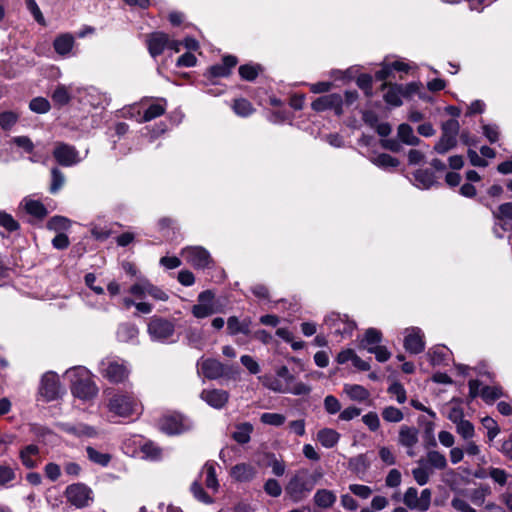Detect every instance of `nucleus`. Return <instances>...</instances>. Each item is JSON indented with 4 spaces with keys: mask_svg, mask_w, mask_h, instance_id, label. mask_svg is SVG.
<instances>
[{
    "mask_svg": "<svg viewBox=\"0 0 512 512\" xmlns=\"http://www.w3.org/2000/svg\"><path fill=\"white\" fill-rule=\"evenodd\" d=\"M322 476L321 470H316L313 473H310L307 469L297 470L285 486L286 496L293 503L305 500Z\"/></svg>",
    "mask_w": 512,
    "mask_h": 512,
    "instance_id": "1",
    "label": "nucleus"
},
{
    "mask_svg": "<svg viewBox=\"0 0 512 512\" xmlns=\"http://www.w3.org/2000/svg\"><path fill=\"white\" fill-rule=\"evenodd\" d=\"M66 375L70 379L71 392L75 397L87 401L98 394V387L86 368H71L67 370Z\"/></svg>",
    "mask_w": 512,
    "mask_h": 512,
    "instance_id": "2",
    "label": "nucleus"
},
{
    "mask_svg": "<svg viewBox=\"0 0 512 512\" xmlns=\"http://www.w3.org/2000/svg\"><path fill=\"white\" fill-rule=\"evenodd\" d=\"M109 412L119 417H130L139 414L141 406L133 394L118 391L114 393L107 404Z\"/></svg>",
    "mask_w": 512,
    "mask_h": 512,
    "instance_id": "3",
    "label": "nucleus"
},
{
    "mask_svg": "<svg viewBox=\"0 0 512 512\" xmlns=\"http://www.w3.org/2000/svg\"><path fill=\"white\" fill-rule=\"evenodd\" d=\"M100 374L113 384L125 383L130 375L127 363L121 359L108 357L100 362Z\"/></svg>",
    "mask_w": 512,
    "mask_h": 512,
    "instance_id": "4",
    "label": "nucleus"
},
{
    "mask_svg": "<svg viewBox=\"0 0 512 512\" xmlns=\"http://www.w3.org/2000/svg\"><path fill=\"white\" fill-rule=\"evenodd\" d=\"M442 133L438 142L434 146V151L438 154H446L457 145V136L460 125L455 119H449L442 124Z\"/></svg>",
    "mask_w": 512,
    "mask_h": 512,
    "instance_id": "5",
    "label": "nucleus"
},
{
    "mask_svg": "<svg viewBox=\"0 0 512 512\" xmlns=\"http://www.w3.org/2000/svg\"><path fill=\"white\" fill-rule=\"evenodd\" d=\"M201 371L203 375L210 380H216L222 377L234 378L238 371L232 366H227L220 361L212 358L201 362Z\"/></svg>",
    "mask_w": 512,
    "mask_h": 512,
    "instance_id": "6",
    "label": "nucleus"
},
{
    "mask_svg": "<svg viewBox=\"0 0 512 512\" xmlns=\"http://www.w3.org/2000/svg\"><path fill=\"white\" fill-rule=\"evenodd\" d=\"M92 490L83 483L68 485L65 489L67 501L76 508H84L92 500Z\"/></svg>",
    "mask_w": 512,
    "mask_h": 512,
    "instance_id": "7",
    "label": "nucleus"
},
{
    "mask_svg": "<svg viewBox=\"0 0 512 512\" xmlns=\"http://www.w3.org/2000/svg\"><path fill=\"white\" fill-rule=\"evenodd\" d=\"M181 256L187 263L197 269L207 268L212 263L210 253L201 246H189L183 248Z\"/></svg>",
    "mask_w": 512,
    "mask_h": 512,
    "instance_id": "8",
    "label": "nucleus"
},
{
    "mask_svg": "<svg viewBox=\"0 0 512 512\" xmlns=\"http://www.w3.org/2000/svg\"><path fill=\"white\" fill-rule=\"evenodd\" d=\"M53 157L59 165L64 167H71L80 162L79 151L73 145L64 142L55 143Z\"/></svg>",
    "mask_w": 512,
    "mask_h": 512,
    "instance_id": "9",
    "label": "nucleus"
},
{
    "mask_svg": "<svg viewBox=\"0 0 512 512\" xmlns=\"http://www.w3.org/2000/svg\"><path fill=\"white\" fill-rule=\"evenodd\" d=\"M325 324L329 329L334 331V334L342 337L351 336L352 332L356 329V323L349 320L347 315L339 313H331L325 318Z\"/></svg>",
    "mask_w": 512,
    "mask_h": 512,
    "instance_id": "10",
    "label": "nucleus"
},
{
    "mask_svg": "<svg viewBox=\"0 0 512 512\" xmlns=\"http://www.w3.org/2000/svg\"><path fill=\"white\" fill-rule=\"evenodd\" d=\"M158 428L168 435H176L188 430L189 424L180 414H168L159 419Z\"/></svg>",
    "mask_w": 512,
    "mask_h": 512,
    "instance_id": "11",
    "label": "nucleus"
},
{
    "mask_svg": "<svg viewBox=\"0 0 512 512\" xmlns=\"http://www.w3.org/2000/svg\"><path fill=\"white\" fill-rule=\"evenodd\" d=\"M61 386L58 375L54 372H47L42 376L39 394L45 401H53L60 396Z\"/></svg>",
    "mask_w": 512,
    "mask_h": 512,
    "instance_id": "12",
    "label": "nucleus"
},
{
    "mask_svg": "<svg viewBox=\"0 0 512 512\" xmlns=\"http://www.w3.org/2000/svg\"><path fill=\"white\" fill-rule=\"evenodd\" d=\"M174 324L164 318L153 317L148 323V333L152 339L164 341L171 337L174 333Z\"/></svg>",
    "mask_w": 512,
    "mask_h": 512,
    "instance_id": "13",
    "label": "nucleus"
},
{
    "mask_svg": "<svg viewBox=\"0 0 512 512\" xmlns=\"http://www.w3.org/2000/svg\"><path fill=\"white\" fill-rule=\"evenodd\" d=\"M342 105V96L338 93H331L315 99L312 102L311 107L314 111L317 112L333 110L337 116H341L343 114Z\"/></svg>",
    "mask_w": 512,
    "mask_h": 512,
    "instance_id": "14",
    "label": "nucleus"
},
{
    "mask_svg": "<svg viewBox=\"0 0 512 512\" xmlns=\"http://www.w3.org/2000/svg\"><path fill=\"white\" fill-rule=\"evenodd\" d=\"M398 444L406 449L409 457L415 456L414 448L419 442V430L414 426L402 425L398 432Z\"/></svg>",
    "mask_w": 512,
    "mask_h": 512,
    "instance_id": "15",
    "label": "nucleus"
},
{
    "mask_svg": "<svg viewBox=\"0 0 512 512\" xmlns=\"http://www.w3.org/2000/svg\"><path fill=\"white\" fill-rule=\"evenodd\" d=\"M200 397L211 407L221 409L227 403L229 394L227 391L221 389H204L201 392Z\"/></svg>",
    "mask_w": 512,
    "mask_h": 512,
    "instance_id": "16",
    "label": "nucleus"
},
{
    "mask_svg": "<svg viewBox=\"0 0 512 512\" xmlns=\"http://www.w3.org/2000/svg\"><path fill=\"white\" fill-rule=\"evenodd\" d=\"M404 347L406 351L411 354H419L424 350L425 343L419 328H412L408 330V334L404 339Z\"/></svg>",
    "mask_w": 512,
    "mask_h": 512,
    "instance_id": "17",
    "label": "nucleus"
},
{
    "mask_svg": "<svg viewBox=\"0 0 512 512\" xmlns=\"http://www.w3.org/2000/svg\"><path fill=\"white\" fill-rule=\"evenodd\" d=\"M60 427L62 431L75 437L94 438L98 434L95 427L85 423H62Z\"/></svg>",
    "mask_w": 512,
    "mask_h": 512,
    "instance_id": "18",
    "label": "nucleus"
},
{
    "mask_svg": "<svg viewBox=\"0 0 512 512\" xmlns=\"http://www.w3.org/2000/svg\"><path fill=\"white\" fill-rule=\"evenodd\" d=\"M40 448L35 444L23 447L19 452L21 463L27 469L36 468L39 465Z\"/></svg>",
    "mask_w": 512,
    "mask_h": 512,
    "instance_id": "19",
    "label": "nucleus"
},
{
    "mask_svg": "<svg viewBox=\"0 0 512 512\" xmlns=\"http://www.w3.org/2000/svg\"><path fill=\"white\" fill-rule=\"evenodd\" d=\"M148 50L152 57H157L163 53L168 44V35L163 32H154L148 36Z\"/></svg>",
    "mask_w": 512,
    "mask_h": 512,
    "instance_id": "20",
    "label": "nucleus"
},
{
    "mask_svg": "<svg viewBox=\"0 0 512 512\" xmlns=\"http://www.w3.org/2000/svg\"><path fill=\"white\" fill-rule=\"evenodd\" d=\"M418 464H424L433 472L436 470H444L447 467V459L444 454L436 450H428L425 458L418 460Z\"/></svg>",
    "mask_w": 512,
    "mask_h": 512,
    "instance_id": "21",
    "label": "nucleus"
},
{
    "mask_svg": "<svg viewBox=\"0 0 512 512\" xmlns=\"http://www.w3.org/2000/svg\"><path fill=\"white\" fill-rule=\"evenodd\" d=\"M251 319L245 318L240 321L236 316H230L227 320V331L230 335L234 336L239 333L244 334L246 336L251 335Z\"/></svg>",
    "mask_w": 512,
    "mask_h": 512,
    "instance_id": "22",
    "label": "nucleus"
},
{
    "mask_svg": "<svg viewBox=\"0 0 512 512\" xmlns=\"http://www.w3.org/2000/svg\"><path fill=\"white\" fill-rule=\"evenodd\" d=\"M237 64L235 56H225L222 63L213 65L209 68L212 77H226L230 74L231 69Z\"/></svg>",
    "mask_w": 512,
    "mask_h": 512,
    "instance_id": "23",
    "label": "nucleus"
},
{
    "mask_svg": "<svg viewBox=\"0 0 512 512\" xmlns=\"http://www.w3.org/2000/svg\"><path fill=\"white\" fill-rule=\"evenodd\" d=\"M413 176L416 186L422 189H429L437 183L434 172L429 169H418Z\"/></svg>",
    "mask_w": 512,
    "mask_h": 512,
    "instance_id": "24",
    "label": "nucleus"
},
{
    "mask_svg": "<svg viewBox=\"0 0 512 512\" xmlns=\"http://www.w3.org/2000/svg\"><path fill=\"white\" fill-rule=\"evenodd\" d=\"M397 137L401 143L410 146H417L421 142L420 138L414 134L413 128L406 123L398 126Z\"/></svg>",
    "mask_w": 512,
    "mask_h": 512,
    "instance_id": "25",
    "label": "nucleus"
},
{
    "mask_svg": "<svg viewBox=\"0 0 512 512\" xmlns=\"http://www.w3.org/2000/svg\"><path fill=\"white\" fill-rule=\"evenodd\" d=\"M382 341V333L381 331L375 328H368L364 334V337L361 339L359 343V348L367 350L369 352V348H374L379 346Z\"/></svg>",
    "mask_w": 512,
    "mask_h": 512,
    "instance_id": "26",
    "label": "nucleus"
},
{
    "mask_svg": "<svg viewBox=\"0 0 512 512\" xmlns=\"http://www.w3.org/2000/svg\"><path fill=\"white\" fill-rule=\"evenodd\" d=\"M255 473V469L246 463L237 464L231 469V476L239 482L252 480Z\"/></svg>",
    "mask_w": 512,
    "mask_h": 512,
    "instance_id": "27",
    "label": "nucleus"
},
{
    "mask_svg": "<svg viewBox=\"0 0 512 512\" xmlns=\"http://www.w3.org/2000/svg\"><path fill=\"white\" fill-rule=\"evenodd\" d=\"M340 439V434L331 428H323L317 433V440L325 448L334 447Z\"/></svg>",
    "mask_w": 512,
    "mask_h": 512,
    "instance_id": "28",
    "label": "nucleus"
},
{
    "mask_svg": "<svg viewBox=\"0 0 512 512\" xmlns=\"http://www.w3.org/2000/svg\"><path fill=\"white\" fill-rule=\"evenodd\" d=\"M74 45V38L71 34H62L55 38L53 47L55 51L62 56L70 53Z\"/></svg>",
    "mask_w": 512,
    "mask_h": 512,
    "instance_id": "29",
    "label": "nucleus"
},
{
    "mask_svg": "<svg viewBox=\"0 0 512 512\" xmlns=\"http://www.w3.org/2000/svg\"><path fill=\"white\" fill-rule=\"evenodd\" d=\"M387 87H388V90L384 94V100L386 101V103H388L392 106H395V107L401 106L402 105L401 97H403L401 90H400L401 85H398V84L388 85L387 83H384L382 85V89H385Z\"/></svg>",
    "mask_w": 512,
    "mask_h": 512,
    "instance_id": "30",
    "label": "nucleus"
},
{
    "mask_svg": "<svg viewBox=\"0 0 512 512\" xmlns=\"http://www.w3.org/2000/svg\"><path fill=\"white\" fill-rule=\"evenodd\" d=\"M161 102H163V104L161 103H153L151 104L144 112L143 116L141 117V119L138 120V122L140 123H143V122H149L157 117H160L162 116L164 113H165V110H166V100L165 99H161L160 100Z\"/></svg>",
    "mask_w": 512,
    "mask_h": 512,
    "instance_id": "31",
    "label": "nucleus"
},
{
    "mask_svg": "<svg viewBox=\"0 0 512 512\" xmlns=\"http://www.w3.org/2000/svg\"><path fill=\"white\" fill-rule=\"evenodd\" d=\"M344 391L349 396L351 400L354 401H365L369 398V391L358 384H345Z\"/></svg>",
    "mask_w": 512,
    "mask_h": 512,
    "instance_id": "32",
    "label": "nucleus"
},
{
    "mask_svg": "<svg viewBox=\"0 0 512 512\" xmlns=\"http://www.w3.org/2000/svg\"><path fill=\"white\" fill-rule=\"evenodd\" d=\"M16 478V468H13L9 465L0 464V488L13 487Z\"/></svg>",
    "mask_w": 512,
    "mask_h": 512,
    "instance_id": "33",
    "label": "nucleus"
},
{
    "mask_svg": "<svg viewBox=\"0 0 512 512\" xmlns=\"http://www.w3.org/2000/svg\"><path fill=\"white\" fill-rule=\"evenodd\" d=\"M252 432L253 425L244 422L237 425L235 432L232 434V438L239 444H246L250 441Z\"/></svg>",
    "mask_w": 512,
    "mask_h": 512,
    "instance_id": "34",
    "label": "nucleus"
},
{
    "mask_svg": "<svg viewBox=\"0 0 512 512\" xmlns=\"http://www.w3.org/2000/svg\"><path fill=\"white\" fill-rule=\"evenodd\" d=\"M336 501V495L327 489H320L314 495V502L318 507L329 508Z\"/></svg>",
    "mask_w": 512,
    "mask_h": 512,
    "instance_id": "35",
    "label": "nucleus"
},
{
    "mask_svg": "<svg viewBox=\"0 0 512 512\" xmlns=\"http://www.w3.org/2000/svg\"><path fill=\"white\" fill-rule=\"evenodd\" d=\"M138 328L131 323L120 324L117 329V338L120 342H129L138 335Z\"/></svg>",
    "mask_w": 512,
    "mask_h": 512,
    "instance_id": "36",
    "label": "nucleus"
},
{
    "mask_svg": "<svg viewBox=\"0 0 512 512\" xmlns=\"http://www.w3.org/2000/svg\"><path fill=\"white\" fill-rule=\"evenodd\" d=\"M370 160L374 165L382 169L396 168L400 164L397 158L392 157L386 153H381L375 157H372Z\"/></svg>",
    "mask_w": 512,
    "mask_h": 512,
    "instance_id": "37",
    "label": "nucleus"
},
{
    "mask_svg": "<svg viewBox=\"0 0 512 512\" xmlns=\"http://www.w3.org/2000/svg\"><path fill=\"white\" fill-rule=\"evenodd\" d=\"M86 452L87 457L91 462L98 464L102 467L108 466L112 458L110 454L99 452L91 446L86 447Z\"/></svg>",
    "mask_w": 512,
    "mask_h": 512,
    "instance_id": "38",
    "label": "nucleus"
},
{
    "mask_svg": "<svg viewBox=\"0 0 512 512\" xmlns=\"http://www.w3.org/2000/svg\"><path fill=\"white\" fill-rule=\"evenodd\" d=\"M261 71L262 67L259 64H244L239 67L240 77L250 82L254 81Z\"/></svg>",
    "mask_w": 512,
    "mask_h": 512,
    "instance_id": "39",
    "label": "nucleus"
},
{
    "mask_svg": "<svg viewBox=\"0 0 512 512\" xmlns=\"http://www.w3.org/2000/svg\"><path fill=\"white\" fill-rule=\"evenodd\" d=\"M55 105L64 106L71 100V93L65 85H58L51 96Z\"/></svg>",
    "mask_w": 512,
    "mask_h": 512,
    "instance_id": "40",
    "label": "nucleus"
},
{
    "mask_svg": "<svg viewBox=\"0 0 512 512\" xmlns=\"http://www.w3.org/2000/svg\"><path fill=\"white\" fill-rule=\"evenodd\" d=\"M262 384L268 388L269 390H272L274 392L278 393H287L288 386L284 385L281 380H279L277 377H274L272 375H264L261 378Z\"/></svg>",
    "mask_w": 512,
    "mask_h": 512,
    "instance_id": "41",
    "label": "nucleus"
},
{
    "mask_svg": "<svg viewBox=\"0 0 512 512\" xmlns=\"http://www.w3.org/2000/svg\"><path fill=\"white\" fill-rule=\"evenodd\" d=\"M232 108L241 117H247L254 112L251 102L245 98L235 99Z\"/></svg>",
    "mask_w": 512,
    "mask_h": 512,
    "instance_id": "42",
    "label": "nucleus"
},
{
    "mask_svg": "<svg viewBox=\"0 0 512 512\" xmlns=\"http://www.w3.org/2000/svg\"><path fill=\"white\" fill-rule=\"evenodd\" d=\"M25 210L28 214L35 216L39 219H42L47 215V209L40 201L37 200L26 201Z\"/></svg>",
    "mask_w": 512,
    "mask_h": 512,
    "instance_id": "43",
    "label": "nucleus"
},
{
    "mask_svg": "<svg viewBox=\"0 0 512 512\" xmlns=\"http://www.w3.org/2000/svg\"><path fill=\"white\" fill-rule=\"evenodd\" d=\"M70 226L71 221L64 216H53L47 222V228L56 232L68 230Z\"/></svg>",
    "mask_w": 512,
    "mask_h": 512,
    "instance_id": "44",
    "label": "nucleus"
},
{
    "mask_svg": "<svg viewBox=\"0 0 512 512\" xmlns=\"http://www.w3.org/2000/svg\"><path fill=\"white\" fill-rule=\"evenodd\" d=\"M64 183L65 175L63 172L59 168L53 167L51 169V184L49 188L50 193H57L63 187Z\"/></svg>",
    "mask_w": 512,
    "mask_h": 512,
    "instance_id": "45",
    "label": "nucleus"
},
{
    "mask_svg": "<svg viewBox=\"0 0 512 512\" xmlns=\"http://www.w3.org/2000/svg\"><path fill=\"white\" fill-rule=\"evenodd\" d=\"M431 474H432V471L429 470V467H427V465L425 466L424 464H419L418 467H416L412 470V475L414 477V480L420 486H423L429 482Z\"/></svg>",
    "mask_w": 512,
    "mask_h": 512,
    "instance_id": "46",
    "label": "nucleus"
},
{
    "mask_svg": "<svg viewBox=\"0 0 512 512\" xmlns=\"http://www.w3.org/2000/svg\"><path fill=\"white\" fill-rule=\"evenodd\" d=\"M204 472L206 473L205 485L207 488H210L216 491L219 487V483L216 477V470L213 463L207 462L204 465Z\"/></svg>",
    "mask_w": 512,
    "mask_h": 512,
    "instance_id": "47",
    "label": "nucleus"
},
{
    "mask_svg": "<svg viewBox=\"0 0 512 512\" xmlns=\"http://www.w3.org/2000/svg\"><path fill=\"white\" fill-rule=\"evenodd\" d=\"M382 417L386 422L398 423L403 420L404 414L394 406H387L382 411Z\"/></svg>",
    "mask_w": 512,
    "mask_h": 512,
    "instance_id": "48",
    "label": "nucleus"
},
{
    "mask_svg": "<svg viewBox=\"0 0 512 512\" xmlns=\"http://www.w3.org/2000/svg\"><path fill=\"white\" fill-rule=\"evenodd\" d=\"M369 467V462L364 454H360L349 460V468L356 473H364Z\"/></svg>",
    "mask_w": 512,
    "mask_h": 512,
    "instance_id": "49",
    "label": "nucleus"
},
{
    "mask_svg": "<svg viewBox=\"0 0 512 512\" xmlns=\"http://www.w3.org/2000/svg\"><path fill=\"white\" fill-rule=\"evenodd\" d=\"M419 497L418 490L415 487H409L403 496V503L409 509H418L419 510Z\"/></svg>",
    "mask_w": 512,
    "mask_h": 512,
    "instance_id": "50",
    "label": "nucleus"
},
{
    "mask_svg": "<svg viewBox=\"0 0 512 512\" xmlns=\"http://www.w3.org/2000/svg\"><path fill=\"white\" fill-rule=\"evenodd\" d=\"M481 397L486 402H493L497 399H499L502 395V388L499 386H485L482 388Z\"/></svg>",
    "mask_w": 512,
    "mask_h": 512,
    "instance_id": "51",
    "label": "nucleus"
},
{
    "mask_svg": "<svg viewBox=\"0 0 512 512\" xmlns=\"http://www.w3.org/2000/svg\"><path fill=\"white\" fill-rule=\"evenodd\" d=\"M263 424L279 427L285 423V416L280 413H263L260 417Z\"/></svg>",
    "mask_w": 512,
    "mask_h": 512,
    "instance_id": "52",
    "label": "nucleus"
},
{
    "mask_svg": "<svg viewBox=\"0 0 512 512\" xmlns=\"http://www.w3.org/2000/svg\"><path fill=\"white\" fill-rule=\"evenodd\" d=\"M29 108L35 113L44 114L50 110L51 105L46 98L36 97L30 101Z\"/></svg>",
    "mask_w": 512,
    "mask_h": 512,
    "instance_id": "53",
    "label": "nucleus"
},
{
    "mask_svg": "<svg viewBox=\"0 0 512 512\" xmlns=\"http://www.w3.org/2000/svg\"><path fill=\"white\" fill-rule=\"evenodd\" d=\"M214 313L213 304L198 303L192 307V314L199 319L206 318Z\"/></svg>",
    "mask_w": 512,
    "mask_h": 512,
    "instance_id": "54",
    "label": "nucleus"
},
{
    "mask_svg": "<svg viewBox=\"0 0 512 512\" xmlns=\"http://www.w3.org/2000/svg\"><path fill=\"white\" fill-rule=\"evenodd\" d=\"M18 121V115L12 111L0 113V126L4 130H10Z\"/></svg>",
    "mask_w": 512,
    "mask_h": 512,
    "instance_id": "55",
    "label": "nucleus"
},
{
    "mask_svg": "<svg viewBox=\"0 0 512 512\" xmlns=\"http://www.w3.org/2000/svg\"><path fill=\"white\" fill-rule=\"evenodd\" d=\"M0 226L8 232H13L19 229V223L6 212H0Z\"/></svg>",
    "mask_w": 512,
    "mask_h": 512,
    "instance_id": "56",
    "label": "nucleus"
},
{
    "mask_svg": "<svg viewBox=\"0 0 512 512\" xmlns=\"http://www.w3.org/2000/svg\"><path fill=\"white\" fill-rule=\"evenodd\" d=\"M191 492L196 499L203 503L210 504L213 501L212 498L204 491L203 487L198 481L192 483Z\"/></svg>",
    "mask_w": 512,
    "mask_h": 512,
    "instance_id": "57",
    "label": "nucleus"
},
{
    "mask_svg": "<svg viewBox=\"0 0 512 512\" xmlns=\"http://www.w3.org/2000/svg\"><path fill=\"white\" fill-rule=\"evenodd\" d=\"M146 294H148L155 300H159V301H167L169 298L168 294L164 290L153 285L149 281H148V283H146Z\"/></svg>",
    "mask_w": 512,
    "mask_h": 512,
    "instance_id": "58",
    "label": "nucleus"
},
{
    "mask_svg": "<svg viewBox=\"0 0 512 512\" xmlns=\"http://www.w3.org/2000/svg\"><path fill=\"white\" fill-rule=\"evenodd\" d=\"M264 491L269 496L276 498L282 494V487L276 479L270 478L264 484Z\"/></svg>",
    "mask_w": 512,
    "mask_h": 512,
    "instance_id": "59",
    "label": "nucleus"
},
{
    "mask_svg": "<svg viewBox=\"0 0 512 512\" xmlns=\"http://www.w3.org/2000/svg\"><path fill=\"white\" fill-rule=\"evenodd\" d=\"M388 393L395 395L398 403L403 404L406 397V390L404 386L399 382H394L388 387Z\"/></svg>",
    "mask_w": 512,
    "mask_h": 512,
    "instance_id": "60",
    "label": "nucleus"
},
{
    "mask_svg": "<svg viewBox=\"0 0 512 512\" xmlns=\"http://www.w3.org/2000/svg\"><path fill=\"white\" fill-rule=\"evenodd\" d=\"M26 7L29 10V12L32 14L33 18L37 23L40 25H45V18L37 5L35 0H25Z\"/></svg>",
    "mask_w": 512,
    "mask_h": 512,
    "instance_id": "61",
    "label": "nucleus"
},
{
    "mask_svg": "<svg viewBox=\"0 0 512 512\" xmlns=\"http://www.w3.org/2000/svg\"><path fill=\"white\" fill-rule=\"evenodd\" d=\"M457 432L464 439H470L474 436V426L468 420L459 421L457 424Z\"/></svg>",
    "mask_w": 512,
    "mask_h": 512,
    "instance_id": "62",
    "label": "nucleus"
},
{
    "mask_svg": "<svg viewBox=\"0 0 512 512\" xmlns=\"http://www.w3.org/2000/svg\"><path fill=\"white\" fill-rule=\"evenodd\" d=\"M44 473L49 480L55 482L61 476V468L58 464L49 462L44 467Z\"/></svg>",
    "mask_w": 512,
    "mask_h": 512,
    "instance_id": "63",
    "label": "nucleus"
},
{
    "mask_svg": "<svg viewBox=\"0 0 512 512\" xmlns=\"http://www.w3.org/2000/svg\"><path fill=\"white\" fill-rule=\"evenodd\" d=\"M324 408L329 414H336L341 410V404L339 400L333 396L328 395L324 399Z\"/></svg>",
    "mask_w": 512,
    "mask_h": 512,
    "instance_id": "64",
    "label": "nucleus"
}]
</instances>
